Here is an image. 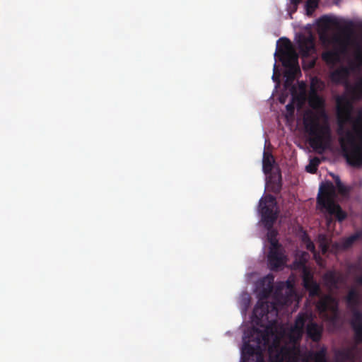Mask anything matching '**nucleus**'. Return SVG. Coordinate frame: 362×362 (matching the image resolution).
I'll return each instance as SVG.
<instances>
[{"mask_svg": "<svg viewBox=\"0 0 362 362\" xmlns=\"http://www.w3.org/2000/svg\"><path fill=\"white\" fill-rule=\"evenodd\" d=\"M267 321V324L264 323L262 327L263 329L253 326L245 332L241 362H264L262 352L267 347L271 362H327L325 346L307 355L302 354L298 341L303 332L298 335L295 328L291 327L288 334L292 344L280 346L276 320Z\"/></svg>", "mask_w": 362, "mask_h": 362, "instance_id": "f257e3e1", "label": "nucleus"}, {"mask_svg": "<svg viewBox=\"0 0 362 362\" xmlns=\"http://www.w3.org/2000/svg\"><path fill=\"white\" fill-rule=\"evenodd\" d=\"M274 276L269 274L259 279L257 284L258 302L253 310V322L259 327H264L269 314H277L276 303L267 301L274 288Z\"/></svg>", "mask_w": 362, "mask_h": 362, "instance_id": "f03ea898", "label": "nucleus"}, {"mask_svg": "<svg viewBox=\"0 0 362 362\" xmlns=\"http://www.w3.org/2000/svg\"><path fill=\"white\" fill-rule=\"evenodd\" d=\"M362 112L353 125V130H346L344 136L339 139L343 156L351 166H362Z\"/></svg>", "mask_w": 362, "mask_h": 362, "instance_id": "7ed1b4c3", "label": "nucleus"}, {"mask_svg": "<svg viewBox=\"0 0 362 362\" xmlns=\"http://www.w3.org/2000/svg\"><path fill=\"white\" fill-rule=\"evenodd\" d=\"M306 132L310 136L309 144L318 153H322L331 142V131L328 125H321L317 117L313 114L307 115L304 118Z\"/></svg>", "mask_w": 362, "mask_h": 362, "instance_id": "20e7f679", "label": "nucleus"}, {"mask_svg": "<svg viewBox=\"0 0 362 362\" xmlns=\"http://www.w3.org/2000/svg\"><path fill=\"white\" fill-rule=\"evenodd\" d=\"M259 208L261 214V221L264 227L269 230L267 237L271 245L270 247L281 246L276 239V232L272 230L274 223L279 215V209L275 197L271 194L265 195L260 199Z\"/></svg>", "mask_w": 362, "mask_h": 362, "instance_id": "39448f33", "label": "nucleus"}, {"mask_svg": "<svg viewBox=\"0 0 362 362\" xmlns=\"http://www.w3.org/2000/svg\"><path fill=\"white\" fill-rule=\"evenodd\" d=\"M334 187L332 182L320 187V192L317 198V204L321 210H325L329 215L327 216V224L329 226L334 216L339 222H342L347 218V213L340 205L334 200Z\"/></svg>", "mask_w": 362, "mask_h": 362, "instance_id": "423d86ee", "label": "nucleus"}, {"mask_svg": "<svg viewBox=\"0 0 362 362\" xmlns=\"http://www.w3.org/2000/svg\"><path fill=\"white\" fill-rule=\"evenodd\" d=\"M345 302L351 313V327L356 342L362 343V311L358 309L362 303V296L355 287L351 288L345 298Z\"/></svg>", "mask_w": 362, "mask_h": 362, "instance_id": "0eeeda50", "label": "nucleus"}, {"mask_svg": "<svg viewBox=\"0 0 362 362\" xmlns=\"http://www.w3.org/2000/svg\"><path fill=\"white\" fill-rule=\"evenodd\" d=\"M280 46L277 45V51L275 56L278 54L279 61L282 65L287 69L286 76L288 79H293L296 74L300 73L298 66V55L293 49L291 42L286 37H281L278 40Z\"/></svg>", "mask_w": 362, "mask_h": 362, "instance_id": "6e6552de", "label": "nucleus"}, {"mask_svg": "<svg viewBox=\"0 0 362 362\" xmlns=\"http://www.w3.org/2000/svg\"><path fill=\"white\" fill-rule=\"evenodd\" d=\"M350 74V70L348 67L341 66L331 72L329 78L332 83L336 84H344L349 90L353 98L358 100L362 98V78L359 80L354 86H350L347 83L348 78Z\"/></svg>", "mask_w": 362, "mask_h": 362, "instance_id": "1a4fd4ad", "label": "nucleus"}, {"mask_svg": "<svg viewBox=\"0 0 362 362\" xmlns=\"http://www.w3.org/2000/svg\"><path fill=\"white\" fill-rule=\"evenodd\" d=\"M338 124L342 129L346 122L351 121L353 103L346 94L337 95L335 98Z\"/></svg>", "mask_w": 362, "mask_h": 362, "instance_id": "9d476101", "label": "nucleus"}, {"mask_svg": "<svg viewBox=\"0 0 362 362\" xmlns=\"http://www.w3.org/2000/svg\"><path fill=\"white\" fill-rule=\"evenodd\" d=\"M302 269V280L304 288L308 291L311 297L320 296L321 290L320 285L314 280L310 269L303 262H300Z\"/></svg>", "mask_w": 362, "mask_h": 362, "instance_id": "9b49d317", "label": "nucleus"}, {"mask_svg": "<svg viewBox=\"0 0 362 362\" xmlns=\"http://www.w3.org/2000/svg\"><path fill=\"white\" fill-rule=\"evenodd\" d=\"M318 83L321 85L322 83L317 78H313L310 84V90L308 98V104L311 108L315 110H322L324 112L325 107V100L321 97L317 91L320 86Z\"/></svg>", "mask_w": 362, "mask_h": 362, "instance_id": "f8f14e48", "label": "nucleus"}, {"mask_svg": "<svg viewBox=\"0 0 362 362\" xmlns=\"http://www.w3.org/2000/svg\"><path fill=\"white\" fill-rule=\"evenodd\" d=\"M286 260V257L283 253L281 246L269 248L267 261L271 270L277 271L285 264Z\"/></svg>", "mask_w": 362, "mask_h": 362, "instance_id": "ddd939ff", "label": "nucleus"}, {"mask_svg": "<svg viewBox=\"0 0 362 362\" xmlns=\"http://www.w3.org/2000/svg\"><path fill=\"white\" fill-rule=\"evenodd\" d=\"M316 308L321 314H325L327 311L336 314L339 308L338 301L330 294H325L317 302Z\"/></svg>", "mask_w": 362, "mask_h": 362, "instance_id": "4468645a", "label": "nucleus"}, {"mask_svg": "<svg viewBox=\"0 0 362 362\" xmlns=\"http://www.w3.org/2000/svg\"><path fill=\"white\" fill-rule=\"evenodd\" d=\"M334 42L339 44L341 46L342 50L339 51L337 49H334L332 50H327L324 52L322 54V59L328 64H335L336 63L339 62L340 60V54L342 51L344 50L345 46L343 43V42L341 40V39L339 37H334L333 38Z\"/></svg>", "mask_w": 362, "mask_h": 362, "instance_id": "2eb2a0df", "label": "nucleus"}, {"mask_svg": "<svg viewBox=\"0 0 362 362\" xmlns=\"http://www.w3.org/2000/svg\"><path fill=\"white\" fill-rule=\"evenodd\" d=\"M325 285L329 288H338L339 284L344 281L342 275L334 270H329L322 276Z\"/></svg>", "mask_w": 362, "mask_h": 362, "instance_id": "dca6fc26", "label": "nucleus"}, {"mask_svg": "<svg viewBox=\"0 0 362 362\" xmlns=\"http://www.w3.org/2000/svg\"><path fill=\"white\" fill-rule=\"evenodd\" d=\"M298 46L302 56L308 57L310 51L315 49L313 37L311 35L308 37L300 36L298 40Z\"/></svg>", "mask_w": 362, "mask_h": 362, "instance_id": "f3484780", "label": "nucleus"}, {"mask_svg": "<svg viewBox=\"0 0 362 362\" xmlns=\"http://www.w3.org/2000/svg\"><path fill=\"white\" fill-rule=\"evenodd\" d=\"M322 331V327L315 322H310L307 325L306 333L308 337L315 342L321 339Z\"/></svg>", "mask_w": 362, "mask_h": 362, "instance_id": "a211bd4d", "label": "nucleus"}, {"mask_svg": "<svg viewBox=\"0 0 362 362\" xmlns=\"http://www.w3.org/2000/svg\"><path fill=\"white\" fill-rule=\"evenodd\" d=\"M274 163V160L272 153L264 151L263 154L262 168L265 174H269L272 172Z\"/></svg>", "mask_w": 362, "mask_h": 362, "instance_id": "6ab92c4d", "label": "nucleus"}, {"mask_svg": "<svg viewBox=\"0 0 362 362\" xmlns=\"http://www.w3.org/2000/svg\"><path fill=\"white\" fill-rule=\"evenodd\" d=\"M337 355L344 361H353L355 358V347H349L340 350Z\"/></svg>", "mask_w": 362, "mask_h": 362, "instance_id": "aec40b11", "label": "nucleus"}, {"mask_svg": "<svg viewBox=\"0 0 362 362\" xmlns=\"http://www.w3.org/2000/svg\"><path fill=\"white\" fill-rule=\"evenodd\" d=\"M306 322V317L303 314H299L294 322V325L292 327L293 328H295L297 334L299 335L300 332H303L304 331V327Z\"/></svg>", "mask_w": 362, "mask_h": 362, "instance_id": "412c9836", "label": "nucleus"}, {"mask_svg": "<svg viewBox=\"0 0 362 362\" xmlns=\"http://www.w3.org/2000/svg\"><path fill=\"white\" fill-rule=\"evenodd\" d=\"M319 247L322 253L325 255L329 249V240L325 235L320 234L318 236Z\"/></svg>", "mask_w": 362, "mask_h": 362, "instance_id": "4be33fe9", "label": "nucleus"}, {"mask_svg": "<svg viewBox=\"0 0 362 362\" xmlns=\"http://www.w3.org/2000/svg\"><path fill=\"white\" fill-rule=\"evenodd\" d=\"M361 238V233H358V232L349 236L343 241V243H342L343 247L344 248L350 247L356 240H358Z\"/></svg>", "mask_w": 362, "mask_h": 362, "instance_id": "5701e85b", "label": "nucleus"}, {"mask_svg": "<svg viewBox=\"0 0 362 362\" xmlns=\"http://www.w3.org/2000/svg\"><path fill=\"white\" fill-rule=\"evenodd\" d=\"M320 163V159L317 157H314L310 160L309 164L306 166V171L314 174L317 170V167Z\"/></svg>", "mask_w": 362, "mask_h": 362, "instance_id": "b1692460", "label": "nucleus"}, {"mask_svg": "<svg viewBox=\"0 0 362 362\" xmlns=\"http://www.w3.org/2000/svg\"><path fill=\"white\" fill-rule=\"evenodd\" d=\"M319 0H307L305 8L307 13L310 14L318 6Z\"/></svg>", "mask_w": 362, "mask_h": 362, "instance_id": "393cba45", "label": "nucleus"}, {"mask_svg": "<svg viewBox=\"0 0 362 362\" xmlns=\"http://www.w3.org/2000/svg\"><path fill=\"white\" fill-rule=\"evenodd\" d=\"M349 269L355 272L362 273V259H359L356 262L349 265Z\"/></svg>", "mask_w": 362, "mask_h": 362, "instance_id": "a878e982", "label": "nucleus"}, {"mask_svg": "<svg viewBox=\"0 0 362 362\" xmlns=\"http://www.w3.org/2000/svg\"><path fill=\"white\" fill-rule=\"evenodd\" d=\"M286 109L288 114H290L291 115H293L294 111H295V105H294L293 99L292 100L291 102H290L289 103H288L286 105Z\"/></svg>", "mask_w": 362, "mask_h": 362, "instance_id": "bb28decb", "label": "nucleus"}, {"mask_svg": "<svg viewBox=\"0 0 362 362\" xmlns=\"http://www.w3.org/2000/svg\"><path fill=\"white\" fill-rule=\"evenodd\" d=\"M306 249L311 252H315V246L314 243L308 238L306 241Z\"/></svg>", "mask_w": 362, "mask_h": 362, "instance_id": "cd10ccee", "label": "nucleus"}, {"mask_svg": "<svg viewBox=\"0 0 362 362\" xmlns=\"http://www.w3.org/2000/svg\"><path fill=\"white\" fill-rule=\"evenodd\" d=\"M337 187L339 193L342 194L347 193V189L341 182L339 184V185H337Z\"/></svg>", "mask_w": 362, "mask_h": 362, "instance_id": "c85d7f7f", "label": "nucleus"}, {"mask_svg": "<svg viewBox=\"0 0 362 362\" xmlns=\"http://www.w3.org/2000/svg\"><path fill=\"white\" fill-rule=\"evenodd\" d=\"M256 354H254L253 355H246L245 356V361L246 362H255L256 361Z\"/></svg>", "mask_w": 362, "mask_h": 362, "instance_id": "c756f323", "label": "nucleus"}, {"mask_svg": "<svg viewBox=\"0 0 362 362\" xmlns=\"http://www.w3.org/2000/svg\"><path fill=\"white\" fill-rule=\"evenodd\" d=\"M354 281L358 286L362 287V273L354 278Z\"/></svg>", "mask_w": 362, "mask_h": 362, "instance_id": "7c9ffc66", "label": "nucleus"}, {"mask_svg": "<svg viewBox=\"0 0 362 362\" xmlns=\"http://www.w3.org/2000/svg\"><path fill=\"white\" fill-rule=\"evenodd\" d=\"M291 4L295 7L296 10L298 5L302 1V0H290Z\"/></svg>", "mask_w": 362, "mask_h": 362, "instance_id": "2f4dec72", "label": "nucleus"}, {"mask_svg": "<svg viewBox=\"0 0 362 362\" xmlns=\"http://www.w3.org/2000/svg\"><path fill=\"white\" fill-rule=\"evenodd\" d=\"M332 177L335 181L336 185H339V184L341 182L339 176L333 175Z\"/></svg>", "mask_w": 362, "mask_h": 362, "instance_id": "473e14b6", "label": "nucleus"}, {"mask_svg": "<svg viewBox=\"0 0 362 362\" xmlns=\"http://www.w3.org/2000/svg\"><path fill=\"white\" fill-rule=\"evenodd\" d=\"M357 59L362 62V56L361 55L358 56Z\"/></svg>", "mask_w": 362, "mask_h": 362, "instance_id": "72a5a7b5", "label": "nucleus"}, {"mask_svg": "<svg viewBox=\"0 0 362 362\" xmlns=\"http://www.w3.org/2000/svg\"><path fill=\"white\" fill-rule=\"evenodd\" d=\"M281 189V185H278L276 190L275 192H279Z\"/></svg>", "mask_w": 362, "mask_h": 362, "instance_id": "f704fd0d", "label": "nucleus"}, {"mask_svg": "<svg viewBox=\"0 0 362 362\" xmlns=\"http://www.w3.org/2000/svg\"><path fill=\"white\" fill-rule=\"evenodd\" d=\"M279 101L281 103H284V99L282 98H280Z\"/></svg>", "mask_w": 362, "mask_h": 362, "instance_id": "c9c22d12", "label": "nucleus"}, {"mask_svg": "<svg viewBox=\"0 0 362 362\" xmlns=\"http://www.w3.org/2000/svg\"><path fill=\"white\" fill-rule=\"evenodd\" d=\"M272 78H273V80H274V81H275V80H276V76H275V75H274V74L273 75Z\"/></svg>", "mask_w": 362, "mask_h": 362, "instance_id": "e433bc0d", "label": "nucleus"}, {"mask_svg": "<svg viewBox=\"0 0 362 362\" xmlns=\"http://www.w3.org/2000/svg\"><path fill=\"white\" fill-rule=\"evenodd\" d=\"M276 64H274V71H276Z\"/></svg>", "mask_w": 362, "mask_h": 362, "instance_id": "4c0bfd02", "label": "nucleus"}]
</instances>
